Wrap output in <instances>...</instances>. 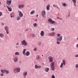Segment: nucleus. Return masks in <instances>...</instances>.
<instances>
[{"label":"nucleus","mask_w":78,"mask_h":78,"mask_svg":"<svg viewBox=\"0 0 78 78\" xmlns=\"http://www.w3.org/2000/svg\"><path fill=\"white\" fill-rule=\"evenodd\" d=\"M13 71L15 73H19L20 71V68L19 67L15 68L13 69Z\"/></svg>","instance_id":"1"},{"label":"nucleus","mask_w":78,"mask_h":78,"mask_svg":"<svg viewBox=\"0 0 78 78\" xmlns=\"http://www.w3.org/2000/svg\"><path fill=\"white\" fill-rule=\"evenodd\" d=\"M48 21L49 22V23H51V24H54V25H56V22L55 21H53L50 18L48 19Z\"/></svg>","instance_id":"2"},{"label":"nucleus","mask_w":78,"mask_h":78,"mask_svg":"<svg viewBox=\"0 0 78 78\" xmlns=\"http://www.w3.org/2000/svg\"><path fill=\"white\" fill-rule=\"evenodd\" d=\"M1 72L2 73H5V72L7 74H8V73H9V72L8 70H6V69H1L0 70Z\"/></svg>","instance_id":"3"},{"label":"nucleus","mask_w":78,"mask_h":78,"mask_svg":"<svg viewBox=\"0 0 78 78\" xmlns=\"http://www.w3.org/2000/svg\"><path fill=\"white\" fill-rule=\"evenodd\" d=\"M55 65V62H52L51 63V70H55V66H54V65Z\"/></svg>","instance_id":"4"},{"label":"nucleus","mask_w":78,"mask_h":78,"mask_svg":"<svg viewBox=\"0 0 78 78\" xmlns=\"http://www.w3.org/2000/svg\"><path fill=\"white\" fill-rule=\"evenodd\" d=\"M21 43L22 45H23L24 46H27V42L25 40H23L21 42Z\"/></svg>","instance_id":"5"},{"label":"nucleus","mask_w":78,"mask_h":78,"mask_svg":"<svg viewBox=\"0 0 78 78\" xmlns=\"http://www.w3.org/2000/svg\"><path fill=\"white\" fill-rule=\"evenodd\" d=\"M63 62H62L60 66V68H62L63 67V65L66 66V60H63L62 61Z\"/></svg>","instance_id":"6"},{"label":"nucleus","mask_w":78,"mask_h":78,"mask_svg":"<svg viewBox=\"0 0 78 78\" xmlns=\"http://www.w3.org/2000/svg\"><path fill=\"white\" fill-rule=\"evenodd\" d=\"M4 29L6 31V34H9V27L8 26H5L4 27Z\"/></svg>","instance_id":"7"},{"label":"nucleus","mask_w":78,"mask_h":78,"mask_svg":"<svg viewBox=\"0 0 78 78\" xmlns=\"http://www.w3.org/2000/svg\"><path fill=\"white\" fill-rule=\"evenodd\" d=\"M48 59L50 62H53V58L51 56H50L48 58Z\"/></svg>","instance_id":"8"},{"label":"nucleus","mask_w":78,"mask_h":78,"mask_svg":"<svg viewBox=\"0 0 78 78\" xmlns=\"http://www.w3.org/2000/svg\"><path fill=\"white\" fill-rule=\"evenodd\" d=\"M18 14L19 15V16L20 17H23V13H22V12L21 11H19V10L18 11Z\"/></svg>","instance_id":"9"},{"label":"nucleus","mask_w":78,"mask_h":78,"mask_svg":"<svg viewBox=\"0 0 78 78\" xmlns=\"http://www.w3.org/2000/svg\"><path fill=\"white\" fill-rule=\"evenodd\" d=\"M62 36H60V37H58L57 39V40L58 41H62Z\"/></svg>","instance_id":"10"},{"label":"nucleus","mask_w":78,"mask_h":78,"mask_svg":"<svg viewBox=\"0 0 78 78\" xmlns=\"http://www.w3.org/2000/svg\"><path fill=\"white\" fill-rule=\"evenodd\" d=\"M27 75H28L27 71H25L23 73V75L24 78H26V76H27Z\"/></svg>","instance_id":"11"},{"label":"nucleus","mask_w":78,"mask_h":78,"mask_svg":"<svg viewBox=\"0 0 78 78\" xmlns=\"http://www.w3.org/2000/svg\"><path fill=\"white\" fill-rule=\"evenodd\" d=\"M49 36H54V35H55V32H52L50 33H49L48 34Z\"/></svg>","instance_id":"12"},{"label":"nucleus","mask_w":78,"mask_h":78,"mask_svg":"<svg viewBox=\"0 0 78 78\" xmlns=\"http://www.w3.org/2000/svg\"><path fill=\"white\" fill-rule=\"evenodd\" d=\"M45 10H43L42 12V13H41V16H42V17H45L44 16L45 15Z\"/></svg>","instance_id":"13"},{"label":"nucleus","mask_w":78,"mask_h":78,"mask_svg":"<svg viewBox=\"0 0 78 78\" xmlns=\"http://www.w3.org/2000/svg\"><path fill=\"white\" fill-rule=\"evenodd\" d=\"M35 68L36 69H41V66H37V65H36L35 66Z\"/></svg>","instance_id":"14"},{"label":"nucleus","mask_w":78,"mask_h":78,"mask_svg":"<svg viewBox=\"0 0 78 78\" xmlns=\"http://www.w3.org/2000/svg\"><path fill=\"white\" fill-rule=\"evenodd\" d=\"M6 7L7 8V9H8V11H9L10 12H11L12 11V8L11 7H9V6H8V5H6Z\"/></svg>","instance_id":"15"},{"label":"nucleus","mask_w":78,"mask_h":78,"mask_svg":"<svg viewBox=\"0 0 78 78\" xmlns=\"http://www.w3.org/2000/svg\"><path fill=\"white\" fill-rule=\"evenodd\" d=\"M6 3L9 6L11 3V0L7 1Z\"/></svg>","instance_id":"16"},{"label":"nucleus","mask_w":78,"mask_h":78,"mask_svg":"<svg viewBox=\"0 0 78 78\" xmlns=\"http://www.w3.org/2000/svg\"><path fill=\"white\" fill-rule=\"evenodd\" d=\"M50 5L49 4H48L46 6V9L48 11H49L50 10Z\"/></svg>","instance_id":"17"},{"label":"nucleus","mask_w":78,"mask_h":78,"mask_svg":"<svg viewBox=\"0 0 78 78\" xmlns=\"http://www.w3.org/2000/svg\"><path fill=\"white\" fill-rule=\"evenodd\" d=\"M14 62H17L18 61V58L17 57H15L13 59Z\"/></svg>","instance_id":"18"},{"label":"nucleus","mask_w":78,"mask_h":78,"mask_svg":"<svg viewBox=\"0 0 78 78\" xmlns=\"http://www.w3.org/2000/svg\"><path fill=\"white\" fill-rule=\"evenodd\" d=\"M72 2H73V3H74V5L75 6V7H76V0H72Z\"/></svg>","instance_id":"19"},{"label":"nucleus","mask_w":78,"mask_h":78,"mask_svg":"<svg viewBox=\"0 0 78 78\" xmlns=\"http://www.w3.org/2000/svg\"><path fill=\"white\" fill-rule=\"evenodd\" d=\"M40 35L41 36H44V31L42 30L41 31Z\"/></svg>","instance_id":"20"},{"label":"nucleus","mask_w":78,"mask_h":78,"mask_svg":"<svg viewBox=\"0 0 78 78\" xmlns=\"http://www.w3.org/2000/svg\"><path fill=\"white\" fill-rule=\"evenodd\" d=\"M18 7L19 8H23L24 7V5L23 4L19 5L18 6Z\"/></svg>","instance_id":"21"},{"label":"nucleus","mask_w":78,"mask_h":78,"mask_svg":"<svg viewBox=\"0 0 78 78\" xmlns=\"http://www.w3.org/2000/svg\"><path fill=\"white\" fill-rule=\"evenodd\" d=\"M49 70L50 69L46 67L44 69V70L46 72H48V71H49Z\"/></svg>","instance_id":"22"},{"label":"nucleus","mask_w":78,"mask_h":78,"mask_svg":"<svg viewBox=\"0 0 78 78\" xmlns=\"http://www.w3.org/2000/svg\"><path fill=\"white\" fill-rule=\"evenodd\" d=\"M30 52L27 51L25 53V55H26L27 56H28L30 55Z\"/></svg>","instance_id":"23"},{"label":"nucleus","mask_w":78,"mask_h":78,"mask_svg":"<svg viewBox=\"0 0 78 78\" xmlns=\"http://www.w3.org/2000/svg\"><path fill=\"white\" fill-rule=\"evenodd\" d=\"M36 59L37 60H39V59H40V57L39 55H36Z\"/></svg>","instance_id":"24"},{"label":"nucleus","mask_w":78,"mask_h":78,"mask_svg":"<svg viewBox=\"0 0 78 78\" xmlns=\"http://www.w3.org/2000/svg\"><path fill=\"white\" fill-rule=\"evenodd\" d=\"M0 37H1V38H3V37H4V34H2L0 33Z\"/></svg>","instance_id":"25"},{"label":"nucleus","mask_w":78,"mask_h":78,"mask_svg":"<svg viewBox=\"0 0 78 78\" xmlns=\"http://www.w3.org/2000/svg\"><path fill=\"white\" fill-rule=\"evenodd\" d=\"M16 20H20V16H17L16 17Z\"/></svg>","instance_id":"26"},{"label":"nucleus","mask_w":78,"mask_h":78,"mask_svg":"<svg viewBox=\"0 0 78 78\" xmlns=\"http://www.w3.org/2000/svg\"><path fill=\"white\" fill-rule=\"evenodd\" d=\"M26 51V49H25L23 50V54L25 56V51Z\"/></svg>","instance_id":"27"},{"label":"nucleus","mask_w":78,"mask_h":78,"mask_svg":"<svg viewBox=\"0 0 78 78\" xmlns=\"http://www.w3.org/2000/svg\"><path fill=\"white\" fill-rule=\"evenodd\" d=\"M15 55H20V54H19V52H16L15 53Z\"/></svg>","instance_id":"28"},{"label":"nucleus","mask_w":78,"mask_h":78,"mask_svg":"<svg viewBox=\"0 0 78 78\" xmlns=\"http://www.w3.org/2000/svg\"><path fill=\"white\" fill-rule=\"evenodd\" d=\"M62 5L63 6H67V4H66V3H63Z\"/></svg>","instance_id":"29"},{"label":"nucleus","mask_w":78,"mask_h":78,"mask_svg":"<svg viewBox=\"0 0 78 78\" xmlns=\"http://www.w3.org/2000/svg\"><path fill=\"white\" fill-rule=\"evenodd\" d=\"M33 26L34 27H37V24L36 23H34L33 24Z\"/></svg>","instance_id":"30"},{"label":"nucleus","mask_w":78,"mask_h":78,"mask_svg":"<svg viewBox=\"0 0 78 78\" xmlns=\"http://www.w3.org/2000/svg\"><path fill=\"white\" fill-rule=\"evenodd\" d=\"M34 13V11H32L30 13V14H33Z\"/></svg>","instance_id":"31"},{"label":"nucleus","mask_w":78,"mask_h":78,"mask_svg":"<svg viewBox=\"0 0 78 78\" xmlns=\"http://www.w3.org/2000/svg\"><path fill=\"white\" fill-rule=\"evenodd\" d=\"M56 35L57 37H59L61 35V34H60L57 33V34Z\"/></svg>","instance_id":"32"},{"label":"nucleus","mask_w":78,"mask_h":78,"mask_svg":"<svg viewBox=\"0 0 78 78\" xmlns=\"http://www.w3.org/2000/svg\"><path fill=\"white\" fill-rule=\"evenodd\" d=\"M51 30L52 31H55V28H51Z\"/></svg>","instance_id":"33"},{"label":"nucleus","mask_w":78,"mask_h":78,"mask_svg":"<svg viewBox=\"0 0 78 78\" xmlns=\"http://www.w3.org/2000/svg\"><path fill=\"white\" fill-rule=\"evenodd\" d=\"M57 44H58V45H59V44H60V42H59V41H57Z\"/></svg>","instance_id":"34"},{"label":"nucleus","mask_w":78,"mask_h":78,"mask_svg":"<svg viewBox=\"0 0 78 78\" xmlns=\"http://www.w3.org/2000/svg\"><path fill=\"white\" fill-rule=\"evenodd\" d=\"M3 73H0V76H4V74H3Z\"/></svg>","instance_id":"35"},{"label":"nucleus","mask_w":78,"mask_h":78,"mask_svg":"<svg viewBox=\"0 0 78 78\" xmlns=\"http://www.w3.org/2000/svg\"><path fill=\"white\" fill-rule=\"evenodd\" d=\"M51 78H55V75H53L51 76Z\"/></svg>","instance_id":"36"},{"label":"nucleus","mask_w":78,"mask_h":78,"mask_svg":"<svg viewBox=\"0 0 78 78\" xmlns=\"http://www.w3.org/2000/svg\"><path fill=\"white\" fill-rule=\"evenodd\" d=\"M74 57H75V58H78V54L75 55Z\"/></svg>","instance_id":"37"},{"label":"nucleus","mask_w":78,"mask_h":78,"mask_svg":"<svg viewBox=\"0 0 78 78\" xmlns=\"http://www.w3.org/2000/svg\"><path fill=\"white\" fill-rule=\"evenodd\" d=\"M76 68H78V64H77L75 65Z\"/></svg>","instance_id":"38"},{"label":"nucleus","mask_w":78,"mask_h":78,"mask_svg":"<svg viewBox=\"0 0 78 78\" xmlns=\"http://www.w3.org/2000/svg\"><path fill=\"white\" fill-rule=\"evenodd\" d=\"M2 16V12H0V17H1Z\"/></svg>","instance_id":"39"},{"label":"nucleus","mask_w":78,"mask_h":78,"mask_svg":"<svg viewBox=\"0 0 78 78\" xmlns=\"http://www.w3.org/2000/svg\"><path fill=\"white\" fill-rule=\"evenodd\" d=\"M53 7H54V8H56V5L55 4L53 5Z\"/></svg>","instance_id":"40"},{"label":"nucleus","mask_w":78,"mask_h":78,"mask_svg":"<svg viewBox=\"0 0 78 78\" xmlns=\"http://www.w3.org/2000/svg\"><path fill=\"white\" fill-rule=\"evenodd\" d=\"M32 36V37H35V34H33Z\"/></svg>","instance_id":"41"},{"label":"nucleus","mask_w":78,"mask_h":78,"mask_svg":"<svg viewBox=\"0 0 78 78\" xmlns=\"http://www.w3.org/2000/svg\"><path fill=\"white\" fill-rule=\"evenodd\" d=\"M37 50V48H36L34 49V51H36Z\"/></svg>","instance_id":"42"},{"label":"nucleus","mask_w":78,"mask_h":78,"mask_svg":"<svg viewBox=\"0 0 78 78\" xmlns=\"http://www.w3.org/2000/svg\"><path fill=\"white\" fill-rule=\"evenodd\" d=\"M4 25V23H1V26H3Z\"/></svg>","instance_id":"43"},{"label":"nucleus","mask_w":78,"mask_h":78,"mask_svg":"<svg viewBox=\"0 0 78 78\" xmlns=\"http://www.w3.org/2000/svg\"><path fill=\"white\" fill-rule=\"evenodd\" d=\"M16 45H19V43H17L16 44Z\"/></svg>","instance_id":"44"},{"label":"nucleus","mask_w":78,"mask_h":78,"mask_svg":"<svg viewBox=\"0 0 78 78\" xmlns=\"http://www.w3.org/2000/svg\"><path fill=\"white\" fill-rule=\"evenodd\" d=\"M56 8H57L58 9H59V7H58V6H56Z\"/></svg>","instance_id":"45"},{"label":"nucleus","mask_w":78,"mask_h":78,"mask_svg":"<svg viewBox=\"0 0 78 78\" xmlns=\"http://www.w3.org/2000/svg\"><path fill=\"white\" fill-rule=\"evenodd\" d=\"M16 48H19V46H16Z\"/></svg>","instance_id":"46"},{"label":"nucleus","mask_w":78,"mask_h":78,"mask_svg":"<svg viewBox=\"0 0 78 78\" xmlns=\"http://www.w3.org/2000/svg\"><path fill=\"white\" fill-rule=\"evenodd\" d=\"M70 17V14H69L68 15V17Z\"/></svg>","instance_id":"47"},{"label":"nucleus","mask_w":78,"mask_h":78,"mask_svg":"<svg viewBox=\"0 0 78 78\" xmlns=\"http://www.w3.org/2000/svg\"><path fill=\"white\" fill-rule=\"evenodd\" d=\"M12 14H13V13H11V14H10V16H12Z\"/></svg>","instance_id":"48"},{"label":"nucleus","mask_w":78,"mask_h":78,"mask_svg":"<svg viewBox=\"0 0 78 78\" xmlns=\"http://www.w3.org/2000/svg\"><path fill=\"white\" fill-rule=\"evenodd\" d=\"M30 31H32V30H31V28H30Z\"/></svg>","instance_id":"49"},{"label":"nucleus","mask_w":78,"mask_h":78,"mask_svg":"<svg viewBox=\"0 0 78 78\" xmlns=\"http://www.w3.org/2000/svg\"><path fill=\"white\" fill-rule=\"evenodd\" d=\"M37 19H36L35 20V21H37Z\"/></svg>","instance_id":"50"},{"label":"nucleus","mask_w":78,"mask_h":78,"mask_svg":"<svg viewBox=\"0 0 78 78\" xmlns=\"http://www.w3.org/2000/svg\"><path fill=\"white\" fill-rule=\"evenodd\" d=\"M11 18H12V16H11Z\"/></svg>","instance_id":"51"},{"label":"nucleus","mask_w":78,"mask_h":78,"mask_svg":"<svg viewBox=\"0 0 78 78\" xmlns=\"http://www.w3.org/2000/svg\"><path fill=\"white\" fill-rule=\"evenodd\" d=\"M36 17H38V15H36Z\"/></svg>","instance_id":"52"},{"label":"nucleus","mask_w":78,"mask_h":78,"mask_svg":"<svg viewBox=\"0 0 78 78\" xmlns=\"http://www.w3.org/2000/svg\"><path fill=\"white\" fill-rule=\"evenodd\" d=\"M26 30V31H28V29H27V30Z\"/></svg>","instance_id":"53"},{"label":"nucleus","mask_w":78,"mask_h":78,"mask_svg":"<svg viewBox=\"0 0 78 78\" xmlns=\"http://www.w3.org/2000/svg\"><path fill=\"white\" fill-rule=\"evenodd\" d=\"M57 18L58 19H59V17H58Z\"/></svg>","instance_id":"54"},{"label":"nucleus","mask_w":78,"mask_h":78,"mask_svg":"<svg viewBox=\"0 0 78 78\" xmlns=\"http://www.w3.org/2000/svg\"><path fill=\"white\" fill-rule=\"evenodd\" d=\"M1 4V2L0 1V5Z\"/></svg>","instance_id":"55"},{"label":"nucleus","mask_w":78,"mask_h":78,"mask_svg":"<svg viewBox=\"0 0 78 78\" xmlns=\"http://www.w3.org/2000/svg\"><path fill=\"white\" fill-rule=\"evenodd\" d=\"M42 56H44V55H42Z\"/></svg>","instance_id":"56"},{"label":"nucleus","mask_w":78,"mask_h":78,"mask_svg":"<svg viewBox=\"0 0 78 78\" xmlns=\"http://www.w3.org/2000/svg\"><path fill=\"white\" fill-rule=\"evenodd\" d=\"M20 63H21V62H20Z\"/></svg>","instance_id":"57"},{"label":"nucleus","mask_w":78,"mask_h":78,"mask_svg":"<svg viewBox=\"0 0 78 78\" xmlns=\"http://www.w3.org/2000/svg\"><path fill=\"white\" fill-rule=\"evenodd\" d=\"M60 19V20H62V19H61V18Z\"/></svg>","instance_id":"58"},{"label":"nucleus","mask_w":78,"mask_h":78,"mask_svg":"<svg viewBox=\"0 0 78 78\" xmlns=\"http://www.w3.org/2000/svg\"><path fill=\"white\" fill-rule=\"evenodd\" d=\"M59 19H61V18H59Z\"/></svg>","instance_id":"59"}]
</instances>
